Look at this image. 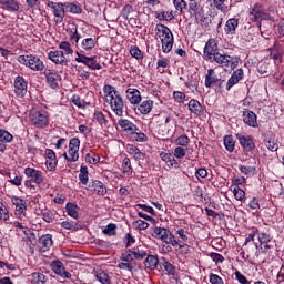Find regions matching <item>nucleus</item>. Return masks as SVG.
Wrapping results in <instances>:
<instances>
[{"label":"nucleus","instance_id":"nucleus-34","mask_svg":"<svg viewBox=\"0 0 284 284\" xmlns=\"http://www.w3.org/2000/svg\"><path fill=\"white\" fill-rule=\"evenodd\" d=\"M128 152L135 159V161H143V159H145V154L134 145H129Z\"/></svg>","mask_w":284,"mask_h":284},{"label":"nucleus","instance_id":"nucleus-63","mask_svg":"<svg viewBox=\"0 0 284 284\" xmlns=\"http://www.w3.org/2000/svg\"><path fill=\"white\" fill-rule=\"evenodd\" d=\"M119 270H126L128 272L134 271V265L130 262H121L118 264Z\"/></svg>","mask_w":284,"mask_h":284},{"label":"nucleus","instance_id":"nucleus-33","mask_svg":"<svg viewBox=\"0 0 284 284\" xmlns=\"http://www.w3.org/2000/svg\"><path fill=\"white\" fill-rule=\"evenodd\" d=\"M64 13L70 12V14H81L82 9L79 4L74 2H64Z\"/></svg>","mask_w":284,"mask_h":284},{"label":"nucleus","instance_id":"nucleus-6","mask_svg":"<svg viewBox=\"0 0 284 284\" xmlns=\"http://www.w3.org/2000/svg\"><path fill=\"white\" fill-rule=\"evenodd\" d=\"M210 63H217L220 68H224L227 70V68H231V70H234L236 65H239V58L222 54V53H215L211 60H209Z\"/></svg>","mask_w":284,"mask_h":284},{"label":"nucleus","instance_id":"nucleus-56","mask_svg":"<svg viewBox=\"0 0 284 284\" xmlns=\"http://www.w3.org/2000/svg\"><path fill=\"white\" fill-rule=\"evenodd\" d=\"M133 227H135L139 231L148 230V227H150V224L143 220H136L133 222Z\"/></svg>","mask_w":284,"mask_h":284},{"label":"nucleus","instance_id":"nucleus-21","mask_svg":"<svg viewBox=\"0 0 284 284\" xmlns=\"http://www.w3.org/2000/svg\"><path fill=\"white\" fill-rule=\"evenodd\" d=\"M189 12L193 17H196V19H199V17H203V6H201V1L190 0Z\"/></svg>","mask_w":284,"mask_h":284},{"label":"nucleus","instance_id":"nucleus-59","mask_svg":"<svg viewBox=\"0 0 284 284\" xmlns=\"http://www.w3.org/2000/svg\"><path fill=\"white\" fill-rule=\"evenodd\" d=\"M233 194L236 201H243V199H245V191L239 186L233 189Z\"/></svg>","mask_w":284,"mask_h":284},{"label":"nucleus","instance_id":"nucleus-62","mask_svg":"<svg viewBox=\"0 0 284 284\" xmlns=\"http://www.w3.org/2000/svg\"><path fill=\"white\" fill-rule=\"evenodd\" d=\"M42 219L45 223H52L54 221V214L50 210H45L42 212Z\"/></svg>","mask_w":284,"mask_h":284},{"label":"nucleus","instance_id":"nucleus-32","mask_svg":"<svg viewBox=\"0 0 284 284\" xmlns=\"http://www.w3.org/2000/svg\"><path fill=\"white\" fill-rule=\"evenodd\" d=\"M159 265V256L156 255H148L145 261H144V267H146V270H156Z\"/></svg>","mask_w":284,"mask_h":284},{"label":"nucleus","instance_id":"nucleus-22","mask_svg":"<svg viewBox=\"0 0 284 284\" xmlns=\"http://www.w3.org/2000/svg\"><path fill=\"white\" fill-rule=\"evenodd\" d=\"M48 58L50 59V61H52L57 65H63V63H65L67 61L65 54L63 53V51H59V50L49 52Z\"/></svg>","mask_w":284,"mask_h":284},{"label":"nucleus","instance_id":"nucleus-16","mask_svg":"<svg viewBox=\"0 0 284 284\" xmlns=\"http://www.w3.org/2000/svg\"><path fill=\"white\" fill-rule=\"evenodd\" d=\"M187 106L191 114H194L195 116H203V114H205L203 105L195 99L190 100Z\"/></svg>","mask_w":284,"mask_h":284},{"label":"nucleus","instance_id":"nucleus-12","mask_svg":"<svg viewBox=\"0 0 284 284\" xmlns=\"http://www.w3.org/2000/svg\"><path fill=\"white\" fill-rule=\"evenodd\" d=\"M235 136L245 152H252V150L256 148V144H254V140H252L251 135L237 133Z\"/></svg>","mask_w":284,"mask_h":284},{"label":"nucleus","instance_id":"nucleus-28","mask_svg":"<svg viewBox=\"0 0 284 284\" xmlns=\"http://www.w3.org/2000/svg\"><path fill=\"white\" fill-rule=\"evenodd\" d=\"M163 243L172 245V247H180V250L185 247V244H181V240H176V236H174V234H172V232L170 231L166 234V237L164 239Z\"/></svg>","mask_w":284,"mask_h":284},{"label":"nucleus","instance_id":"nucleus-30","mask_svg":"<svg viewBox=\"0 0 284 284\" xmlns=\"http://www.w3.org/2000/svg\"><path fill=\"white\" fill-rule=\"evenodd\" d=\"M215 83H219V78L216 77L214 69H209L205 75V88H212Z\"/></svg>","mask_w":284,"mask_h":284},{"label":"nucleus","instance_id":"nucleus-31","mask_svg":"<svg viewBox=\"0 0 284 284\" xmlns=\"http://www.w3.org/2000/svg\"><path fill=\"white\" fill-rule=\"evenodd\" d=\"M236 28H239V20L231 18L226 21L224 30L226 34H236Z\"/></svg>","mask_w":284,"mask_h":284},{"label":"nucleus","instance_id":"nucleus-29","mask_svg":"<svg viewBox=\"0 0 284 284\" xmlns=\"http://www.w3.org/2000/svg\"><path fill=\"white\" fill-rule=\"evenodd\" d=\"M153 108H154V101L145 100L141 102V104L138 106V111L140 112V114H150Z\"/></svg>","mask_w":284,"mask_h":284},{"label":"nucleus","instance_id":"nucleus-38","mask_svg":"<svg viewBox=\"0 0 284 284\" xmlns=\"http://www.w3.org/2000/svg\"><path fill=\"white\" fill-rule=\"evenodd\" d=\"M169 232H170V230H166L164 227H155L153 230V236L155 239H160V241L164 242L166 236H168V234H169Z\"/></svg>","mask_w":284,"mask_h":284},{"label":"nucleus","instance_id":"nucleus-48","mask_svg":"<svg viewBox=\"0 0 284 284\" xmlns=\"http://www.w3.org/2000/svg\"><path fill=\"white\" fill-rule=\"evenodd\" d=\"M95 278L101 284H112V282L110 281V275H108L104 271L97 273Z\"/></svg>","mask_w":284,"mask_h":284},{"label":"nucleus","instance_id":"nucleus-45","mask_svg":"<svg viewBox=\"0 0 284 284\" xmlns=\"http://www.w3.org/2000/svg\"><path fill=\"white\" fill-rule=\"evenodd\" d=\"M122 172L123 174H132V162L130 161V158H124L122 161Z\"/></svg>","mask_w":284,"mask_h":284},{"label":"nucleus","instance_id":"nucleus-3","mask_svg":"<svg viewBox=\"0 0 284 284\" xmlns=\"http://www.w3.org/2000/svg\"><path fill=\"white\" fill-rule=\"evenodd\" d=\"M156 31L162 43V52L164 54L172 52V48H174V34H172L170 28L164 24H156Z\"/></svg>","mask_w":284,"mask_h":284},{"label":"nucleus","instance_id":"nucleus-9","mask_svg":"<svg viewBox=\"0 0 284 284\" xmlns=\"http://www.w3.org/2000/svg\"><path fill=\"white\" fill-rule=\"evenodd\" d=\"M75 54L77 63H83L84 65H87V68H90V70H101V64L97 62V57L89 58L88 55L82 54L79 51H77Z\"/></svg>","mask_w":284,"mask_h":284},{"label":"nucleus","instance_id":"nucleus-37","mask_svg":"<svg viewBox=\"0 0 284 284\" xmlns=\"http://www.w3.org/2000/svg\"><path fill=\"white\" fill-rule=\"evenodd\" d=\"M131 251L133 252V257L135 261H141L148 256V251L144 250L143 246L133 247Z\"/></svg>","mask_w":284,"mask_h":284},{"label":"nucleus","instance_id":"nucleus-13","mask_svg":"<svg viewBox=\"0 0 284 284\" xmlns=\"http://www.w3.org/2000/svg\"><path fill=\"white\" fill-rule=\"evenodd\" d=\"M44 75L49 88L57 90V88H59V82L61 81V75H59V72L47 69L44 70Z\"/></svg>","mask_w":284,"mask_h":284},{"label":"nucleus","instance_id":"nucleus-60","mask_svg":"<svg viewBox=\"0 0 284 284\" xmlns=\"http://www.w3.org/2000/svg\"><path fill=\"white\" fill-rule=\"evenodd\" d=\"M240 172H242V174H254L256 172V168L255 166H246V165H240L239 166Z\"/></svg>","mask_w":284,"mask_h":284},{"label":"nucleus","instance_id":"nucleus-17","mask_svg":"<svg viewBox=\"0 0 284 284\" xmlns=\"http://www.w3.org/2000/svg\"><path fill=\"white\" fill-rule=\"evenodd\" d=\"M244 77L243 69H237L233 72V74L230 77L226 83V90L230 91L239 81H242Z\"/></svg>","mask_w":284,"mask_h":284},{"label":"nucleus","instance_id":"nucleus-14","mask_svg":"<svg viewBox=\"0 0 284 284\" xmlns=\"http://www.w3.org/2000/svg\"><path fill=\"white\" fill-rule=\"evenodd\" d=\"M88 190L92 192V194H98V196H105V194H108V187L99 180L91 181L88 185Z\"/></svg>","mask_w":284,"mask_h":284},{"label":"nucleus","instance_id":"nucleus-41","mask_svg":"<svg viewBox=\"0 0 284 284\" xmlns=\"http://www.w3.org/2000/svg\"><path fill=\"white\" fill-rule=\"evenodd\" d=\"M264 144L267 148V150H270V152L278 151V141H276V139H274V138L266 139Z\"/></svg>","mask_w":284,"mask_h":284},{"label":"nucleus","instance_id":"nucleus-19","mask_svg":"<svg viewBox=\"0 0 284 284\" xmlns=\"http://www.w3.org/2000/svg\"><path fill=\"white\" fill-rule=\"evenodd\" d=\"M24 174L29 179H32L33 182L37 183V185H40V183H43V174L41 173V171H39L37 169L26 168Z\"/></svg>","mask_w":284,"mask_h":284},{"label":"nucleus","instance_id":"nucleus-61","mask_svg":"<svg viewBox=\"0 0 284 284\" xmlns=\"http://www.w3.org/2000/svg\"><path fill=\"white\" fill-rule=\"evenodd\" d=\"M209 281H210L211 284H225L223 278L221 276H219L217 274H214V273H211L209 275Z\"/></svg>","mask_w":284,"mask_h":284},{"label":"nucleus","instance_id":"nucleus-54","mask_svg":"<svg viewBox=\"0 0 284 284\" xmlns=\"http://www.w3.org/2000/svg\"><path fill=\"white\" fill-rule=\"evenodd\" d=\"M102 232L106 234V236H116V224H109Z\"/></svg>","mask_w":284,"mask_h":284},{"label":"nucleus","instance_id":"nucleus-20","mask_svg":"<svg viewBox=\"0 0 284 284\" xmlns=\"http://www.w3.org/2000/svg\"><path fill=\"white\" fill-rule=\"evenodd\" d=\"M53 243L54 242L52 241V235L45 234L39 239L38 247H39L40 252H48V250H50V247H52Z\"/></svg>","mask_w":284,"mask_h":284},{"label":"nucleus","instance_id":"nucleus-15","mask_svg":"<svg viewBox=\"0 0 284 284\" xmlns=\"http://www.w3.org/2000/svg\"><path fill=\"white\" fill-rule=\"evenodd\" d=\"M51 270L54 272V274H58V276H62V278H72V274L65 271V266H63L61 261H53L51 263Z\"/></svg>","mask_w":284,"mask_h":284},{"label":"nucleus","instance_id":"nucleus-46","mask_svg":"<svg viewBox=\"0 0 284 284\" xmlns=\"http://www.w3.org/2000/svg\"><path fill=\"white\" fill-rule=\"evenodd\" d=\"M12 139H14V136H12V134H10V132L0 129V142L1 143H12Z\"/></svg>","mask_w":284,"mask_h":284},{"label":"nucleus","instance_id":"nucleus-44","mask_svg":"<svg viewBox=\"0 0 284 284\" xmlns=\"http://www.w3.org/2000/svg\"><path fill=\"white\" fill-rule=\"evenodd\" d=\"M173 6L176 12H180L181 14L187 10V2L185 0H173Z\"/></svg>","mask_w":284,"mask_h":284},{"label":"nucleus","instance_id":"nucleus-49","mask_svg":"<svg viewBox=\"0 0 284 284\" xmlns=\"http://www.w3.org/2000/svg\"><path fill=\"white\" fill-rule=\"evenodd\" d=\"M88 166H81L79 174L80 183H82V185H88Z\"/></svg>","mask_w":284,"mask_h":284},{"label":"nucleus","instance_id":"nucleus-51","mask_svg":"<svg viewBox=\"0 0 284 284\" xmlns=\"http://www.w3.org/2000/svg\"><path fill=\"white\" fill-rule=\"evenodd\" d=\"M134 12V8L131 4H125L121 10V17L128 21L130 14Z\"/></svg>","mask_w":284,"mask_h":284},{"label":"nucleus","instance_id":"nucleus-55","mask_svg":"<svg viewBox=\"0 0 284 284\" xmlns=\"http://www.w3.org/2000/svg\"><path fill=\"white\" fill-rule=\"evenodd\" d=\"M8 219H10L8 207L3 205V202H0V221H8Z\"/></svg>","mask_w":284,"mask_h":284},{"label":"nucleus","instance_id":"nucleus-10","mask_svg":"<svg viewBox=\"0 0 284 284\" xmlns=\"http://www.w3.org/2000/svg\"><path fill=\"white\" fill-rule=\"evenodd\" d=\"M13 85H14V94L20 99H23V97L28 94V82L23 77L18 75L14 79Z\"/></svg>","mask_w":284,"mask_h":284},{"label":"nucleus","instance_id":"nucleus-53","mask_svg":"<svg viewBox=\"0 0 284 284\" xmlns=\"http://www.w3.org/2000/svg\"><path fill=\"white\" fill-rule=\"evenodd\" d=\"M93 118L100 125H108V120L105 119V115L101 111H95L93 114Z\"/></svg>","mask_w":284,"mask_h":284},{"label":"nucleus","instance_id":"nucleus-52","mask_svg":"<svg viewBox=\"0 0 284 284\" xmlns=\"http://www.w3.org/2000/svg\"><path fill=\"white\" fill-rule=\"evenodd\" d=\"M175 145H180V148H187V145H190V138L187 135H180L175 140Z\"/></svg>","mask_w":284,"mask_h":284},{"label":"nucleus","instance_id":"nucleus-24","mask_svg":"<svg viewBox=\"0 0 284 284\" xmlns=\"http://www.w3.org/2000/svg\"><path fill=\"white\" fill-rule=\"evenodd\" d=\"M243 121L246 125H250V128H256V125H258V122L256 121V113L251 110L243 112Z\"/></svg>","mask_w":284,"mask_h":284},{"label":"nucleus","instance_id":"nucleus-2","mask_svg":"<svg viewBox=\"0 0 284 284\" xmlns=\"http://www.w3.org/2000/svg\"><path fill=\"white\" fill-rule=\"evenodd\" d=\"M70 41L77 44L80 52H92L97 48V38H84L77 28L71 31Z\"/></svg>","mask_w":284,"mask_h":284},{"label":"nucleus","instance_id":"nucleus-26","mask_svg":"<svg viewBox=\"0 0 284 284\" xmlns=\"http://www.w3.org/2000/svg\"><path fill=\"white\" fill-rule=\"evenodd\" d=\"M270 57H271L272 60H274L276 65H278V63H282V61H283V49L281 48V45L275 44L271 49Z\"/></svg>","mask_w":284,"mask_h":284},{"label":"nucleus","instance_id":"nucleus-23","mask_svg":"<svg viewBox=\"0 0 284 284\" xmlns=\"http://www.w3.org/2000/svg\"><path fill=\"white\" fill-rule=\"evenodd\" d=\"M126 99L132 105L141 103V91H139V89H128Z\"/></svg>","mask_w":284,"mask_h":284},{"label":"nucleus","instance_id":"nucleus-11","mask_svg":"<svg viewBox=\"0 0 284 284\" xmlns=\"http://www.w3.org/2000/svg\"><path fill=\"white\" fill-rule=\"evenodd\" d=\"M217 53L219 43H216L215 39H209L203 50L205 61L212 60V58Z\"/></svg>","mask_w":284,"mask_h":284},{"label":"nucleus","instance_id":"nucleus-7","mask_svg":"<svg viewBox=\"0 0 284 284\" xmlns=\"http://www.w3.org/2000/svg\"><path fill=\"white\" fill-rule=\"evenodd\" d=\"M47 6L50 8L54 16V23L58 26L63 23V19H65V7L63 2L48 1Z\"/></svg>","mask_w":284,"mask_h":284},{"label":"nucleus","instance_id":"nucleus-39","mask_svg":"<svg viewBox=\"0 0 284 284\" xmlns=\"http://www.w3.org/2000/svg\"><path fill=\"white\" fill-rule=\"evenodd\" d=\"M63 156L69 163H73L75 161H79V150L69 149V155H68V153H63Z\"/></svg>","mask_w":284,"mask_h":284},{"label":"nucleus","instance_id":"nucleus-43","mask_svg":"<svg viewBox=\"0 0 284 284\" xmlns=\"http://www.w3.org/2000/svg\"><path fill=\"white\" fill-rule=\"evenodd\" d=\"M0 6H4L7 10H13L14 12L19 10V3L14 0H0Z\"/></svg>","mask_w":284,"mask_h":284},{"label":"nucleus","instance_id":"nucleus-25","mask_svg":"<svg viewBox=\"0 0 284 284\" xmlns=\"http://www.w3.org/2000/svg\"><path fill=\"white\" fill-rule=\"evenodd\" d=\"M118 125L122 128L124 132H128L129 134H135L139 128L134 123H132L130 120H119Z\"/></svg>","mask_w":284,"mask_h":284},{"label":"nucleus","instance_id":"nucleus-1","mask_svg":"<svg viewBox=\"0 0 284 284\" xmlns=\"http://www.w3.org/2000/svg\"><path fill=\"white\" fill-rule=\"evenodd\" d=\"M106 103H110L112 111L116 116H123V98L116 89L110 84L103 88Z\"/></svg>","mask_w":284,"mask_h":284},{"label":"nucleus","instance_id":"nucleus-47","mask_svg":"<svg viewBox=\"0 0 284 284\" xmlns=\"http://www.w3.org/2000/svg\"><path fill=\"white\" fill-rule=\"evenodd\" d=\"M120 258L124 263H132V261H135L134 253L132 252V248H129L124 253H122Z\"/></svg>","mask_w":284,"mask_h":284},{"label":"nucleus","instance_id":"nucleus-27","mask_svg":"<svg viewBox=\"0 0 284 284\" xmlns=\"http://www.w3.org/2000/svg\"><path fill=\"white\" fill-rule=\"evenodd\" d=\"M31 284H48V276L41 272H33L29 275Z\"/></svg>","mask_w":284,"mask_h":284},{"label":"nucleus","instance_id":"nucleus-50","mask_svg":"<svg viewBox=\"0 0 284 284\" xmlns=\"http://www.w3.org/2000/svg\"><path fill=\"white\" fill-rule=\"evenodd\" d=\"M84 159L87 163H91V165H97V163L101 161V158L94 152L88 153Z\"/></svg>","mask_w":284,"mask_h":284},{"label":"nucleus","instance_id":"nucleus-35","mask_svg":"<svg viewBox=\"0 0 284 284\" xmlns=\"http://www.w3.org/2000/svg\"><path fill=\"white\" fill-rule=\"evenodd\" d=\"M65 210L68 216H71V219H79V205L75 203H67Z\"/></svg>","mask_w":284,"mask_h":284},{"label":"nucleus","instance_id":"nucleus-42","mask_svg":"<svg viewBox=\"0 0 284 284\" xmlns=\"http://www.w3.org/2000/svg\"><path fill=\"white\" fill-rule=\"evenodd\" d=\"M155 18L159 19V21H172V19H174V13L172 11L155 12Z\"/></svg>","mask_w":284,"mask_h":284},{"label":"nucleus","instance_id":"nucleus-8","mask_svg":"<svg viewBox=\"0 0 284 284\" xmlns=\"http://www.w3.org/2000/svg\"><path fill=\"white\" fill-rule=\"evenodd\" d=\"M250 17L251 21H255L261 30V21H270L272 19V16L270 13H265L263 11V7L261 4L256 3L254 7L250 10Z\"/></svg>","mask_w":284,"mask_h":284},{"label":"nucleus","instance_id":"nucleus-36","mask_svg":"<svg viewBox=\"0 0 284 284\" xmlns=\"http://www.w3.org/2000/svg\"><path fill=\"white\" fill-rule=\"evenodd\" d=\"M11 202L16 205V212H18V214H23V212H26V201L19 197H12Z\"/></svg>","mask_w":284,"mask_h":284},{"label":"nucleus","instance_id":"nucleus-40","mask_svg":"<svg viewBox=\"0 0 284 284\" xmlns=\"http://www.w3.org/2000/svg\"><path fill=\"white\" fill-rule=\"evenodd\" d=\"M235 145L236 141H234V138H232V135L224 136V146L227 152H234Z\"/></svg>","mask_w":284,"mask_h":284},{"label":"nucleus","instance_id":"nucleus-64","mask_svg":"<svg viewBox=\"0 0 284 284\" xmlns=\"http://www.w3.org/2000/svg\"><path fill=\"white\" fill-rule=\"evenodd\" d=\"M185 154H186V150L183 149L182 146H176L174 149L175 159H183V158H185Z\"/></svg>","mask_w":284,"mask_h":284},{"label":"nucleus","instance_id":"nucleus-58","mask_svg":"<svg viewBox=\"0 0 284 284\" xmlns=\"http://www.w3.org/2000/svg\"><path fill=\"white\" fill-rule=\"evenodd\" d=\"M60 50H63V54H72V45L70 44V42L68 41H64V42H61L60 45H59Z\"/></svg>","mask_w":284,"mask_h":284},{"label":"nucleus","instance_id":"nucleus-4","mask_svg":"<svg viewBox=\"0 0 284 284\" xmlns=\"http://www.w3.org/2000/svg\"><path fill=\"white\" fill-rule=\"evenodd\" d=\"M18 63L29 68L33 72H43L45 70V64L39 59V57L29 54V55H19Z\"/></svg>","mask_w":284,"mask_h":284},{"label":"nucleus","instance_id":"nucleus-5","mask_svg":"<svg viewBox=\"0 0 284 284\" xmlns=\"http://www.w3.org/2000/svg\"><path fill=\"white\" fill-rule=\"evenodd\" d=\"M29 119L32 125H34V128H39L40 130L48 128L50 124V115L48 114V111L32 109L30 111Z\"/></svg>","mask_w":284,"mask_h":284},{"label":"nucleus","instance_id":"nucleus-57","mask_svg":"<svg viewBox=\"0 0 284 284\" xmlns=\"http://www.w3.org/2000/svg\"><path fill=\"white\" fill-rule=\"evenodd\" d=\"M213 3L216 10H221V12H227V4H225V0H213Z\"/></svg>","mask_w":284,"mask_h":284},{"label":"nucleus","instance_id":"nucleus-18","mask_svg":"<svg viewBox=\"0 0 284 284\" xmlns=\"http://www.w3.org/2000/svg\"><path fill=\"white\" fill-rule=\"evenodd\" d=\"M257 239L260 241L261 248L264 250V252H267L272 250V235L267 234L265 232L257 233Z\"/></svg>","mask_w":284,"mask_h":284}]
</instances>
